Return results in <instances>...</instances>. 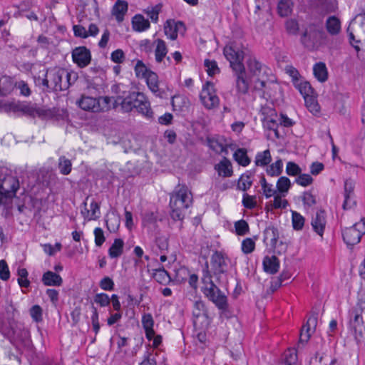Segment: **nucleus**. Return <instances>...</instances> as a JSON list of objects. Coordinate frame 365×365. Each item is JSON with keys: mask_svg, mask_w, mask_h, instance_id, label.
<instances>
[{"mask_svg": "<svg viewBox=\"0 0 365 365\" xmlns=\"http://www.w3.org/2000/svg\"><path fill=\"white\" fill-rule=\"evenodd\" d=\"M93 301L101 307H105L110 304V297L106 293L96 294L93 297Z\"/></svg>", "mask_w": 365, "mask_h": 365, "instance_id": "obj_52", "label": "nucleus"}, {"mask_svg": "<svg viewBox=\"0 0 365 365\" xmlns=\"http://www.w3.org/2000/svg\"><path fill=\"white\" fill-rule=\"evenodd\" d=\"M210 264L214 274L218 277V275L226 272L227 264L224 255L220 252H215L211 257Z\"/></svg>", "mask_w": 365, "mask_h": 365, "instance_id": "obj_17", "label": "nucleus"}, {"mask_svg": "<svg viewBox=\"0 0 365 365\" xmlns=\"http://www.w3.org/2000/svg\"><path fill=\"white\" fill-rule=\"evenodd\" d=\"M279 267V262L276 256H266L263 259L264 270L271 274H274L278 272Z\"/></svg>", "mask_w": 365, "mask_h": 365, "instance_id": "obj_23", "label": "nucleus"}, {"mask_svg": "<svg viewBox=\"0 0 365 365\" xmlns=\"http://www.w3.org/2000/svg\"><path fill=\"white\" fill-rule=\"evenodd\" d=\"M202 282L203 284L202 292L205 296L213 302L219 309L222 311L227 310L228 307L227 297L212 282L207 262L203 269Z\"/></svg>", "mask_w": 365, "mask_h": 365, "instance_id": "obj_5", "label": "nucleus"}, {"mask_svg": "<svg viewBox=\"0 0 365 365\" xmlns=\"http://www.w3.org/2000/svg\"><path fill=\"white\" fill-rule=\"evenodd\" d=\"M304 101L307 108L311 113L316 114L319 112V106L312 96L306 97Z\"/></svg>", "mask_w": 365, "mask_h": 365, "instance_id": "obj_48", "label": "nucleus"}, {"mask_svg": "<svg viewBox=\"0 0 365 365\" xmlns=\"http://www.w3.org/2000/svg\"><path fill=\"white\" fill-rule=\"evenodd\" d=\"M205 312V304L200 301H196L193 305L192 314L195 318H198L202 316Z\"/></svg>", "mask_w": 365, "mask_h": 365, "instance_id": "obj_60", "label": "nucleus"}, {"mask_svg": "<svg viewBox=\"0 0 365 365\" xmlns=\"http://www.w3.org/2000/svg\"><path fill=\"white\" fill-rule=\"evenodd\" d=\"M58 167L62 175H67L71 171L72 163L71 160L65 156H61L58 159Z\"/></svg>", "mask_w": 365, "mask_h": 365, "instance_id": "obj_40", "label": "nucleus"}, {"mask_svg": "<svg viewBox=\"0 0 365 365\" xmlns=\"http://www.w3.org/2000/svg\"><path fill=\"white\" fill-rule=\"evenodd\" d=\"M295 182L302 187H307L313 182V178L309 174L300 173L295 179Z\"/></svg>", "mask_w": 365, "mask_h": 365, "instance_id": "obj_53", "label": "nucleus"}, {"mask_svg": "<svg viewBox=\"0 0 365 365\" xmlns=\"http://www.w3.org/2000/svg\"><path fill=\"white\" fill-rule=\"evenodd\" d=\"M324 36V33L321 27L312 24L305 29L301 37V42L306 48L313 49L320 43Z\"/></svg>", "mask_w": 365, "mask_h": 365, "instance_id": "obj_10", "label": "nucleus"}, {"mask_svg": "<svg viewBox=\"0 0 365 365\" xmlns=\"http://www.w3.org/2000/svg\"><path fill=\"white\" fill-rule=\"evenodd\" d=\"M234 158L242 166H247L250 163V159L247 156V150L244 148L237 149L234 153Z\"/></svg>", "mask_w": 365, "mask_h": 365, "instance_id": "obj_39", "label": "nucleus"}, {"mask_svg": "<svg viewBox=\"0 0 365 365\" xmlns=\"http://www.w3.org/2000/svg\"><path fill=\"white\" fill-rule=\"evenodd\" d=\"M296 87L298 88L300 93L303 96L304 98L310 96H313L314 90L309 82L301 81L296 85Z\"/></svg>", "mask_w": 365, "mask_h": 365, "instance_id": "obj_43", "label": "nucleus"}, {"mask_svg": "<svg viewBox=\"0 0 365 365\" xmlns=\"http://www.w3.org/2000/svg\"><path fill=\"white\" fill-rule=\"evenodd\" d=\"M326 29L331 36H336L341 32V21L335 16H329L326 21Z\"/></svg>", "mask_w": 365, "mask_h": 365, "instance_id": "obj_26", "label": "nucleus"}, {"mask_svg": "<svg viewBox=\"0 0 365 365\" xmlns=\"http://www.w3.org/2000/svg\"><path fill=\"white\" fill-rule=\"evenodd\" d=\"M317 6L325 14L334 12L337 9L336 0H317Z\"/></svg>", "mask_w": 365, "mask_h": 365, "instance_id": "obj_32", "label": "nucleus"}, {"mask_svg": "<svg viewBox=\"0 0 365 365\" xmlns=\"http://www.w3.org/2000/svg\"><path fill=\"white\" fill-rule=\"evenodd\" d=\"M128 5L125 1L117 0L112 9V14L118 22L124 19V16L128 11Z\"/></svg>", "mask_w": 365, "mask_h": 365, "instance_id": "obj_22", "label": "nucleus"}, {"mask_svg": "<svg viewBox=\"0 0 365 365\" xmlns=\"http://www.w3.org/2000/svg\"><path fill=\"white\" fill-rule=\"evenodd\" d=\"M42 282L46 286H61L63 283V279L59 274L48 271L43 274Z\"/></svg>", "mask_w": 365, "mask_h": 365, "instance_id": "obj_25", "label": "nucleus"}, {"mask_svg": "<svg viewBox=\"0 0 365 365\" xmlns=\"http://www.w3.org/2000/svg\"><path fill=\"white\" fill-rule=\"evenodd\" d=\"M349 329L358 343L365 342V292L358 293L356 304L349 312Z\"/></svg>", "mask_w": 365, "mask_h": 365, "instance_id": "obj_3", "label": "nucleus"}, {"mask_svg": "<svg viewBox=\"0 0 365 365\" xmlns=\"http://www.w3.org/2000/svg\"><path fill=\"white\" fill-rule=\"evenodd\" d=\"M255 247V243L251 238H246L242 242V250L245 254L252 252Z\"/></svg>", "mask_w": 365, "mask_h": 365, "instance_id": "obj_57", "label": "nucleus"}, {"mask_svg": "<svg viewBox=\"0 0 365 365\" xmlns=\"http://www.w3.org/2000/svg\"><path fill=\"white\" fill-rule=\"evenodd\" d=\"M208 144L210 148L217 153H225L227 154V148L222 143L218 140L211 139L209 140Z\"/></svg>", "mask_w": 365, "mask_h": 365, "instance_id": "obj_45", "label": "nucleus"}, {"mask_svg": "<svg viewBox=\"0 0 365 365\" xmlns=\"http://www.w3.org/2000/svg\"><path fill=\"white\" fill-rule=\"evenodd\" d=\"M111 101L112 98L108 96L94 98L82 95L76 103L83 110L98 113L111 108Z\"/></svg>", "mask_w": 365, "mask_h": 365, "instance_id": "obj_8", "label": "nucleus"}, {"mask_svg": "<svg viewBox=\"0 0 365 365\" xmlns=\"http://www.w3.org/2000/svg\"><path fill=\"white\" fill-rule=\"evenodd\" d=\"M204 65L209 76H214L220 72V69L215 61L205 60Z\"/></svg>", "mask_w": 365, "mask_h": 365, "instance_id": "obj_56", "label": "nucleus"}, {"mask_svg": "<svg viewBox=\"0 0 365 365\" xmlns=\"http://www.w3.org/2000/svg\"><path fill=\"white\" fill-rule=\"evenodd\" d=\"M317 325V314L312 313L307 319L301 330L299 336V343H306L309 339L312 333H313Z\"/></svg>", "mask_w": 365, "mask_h": 365, "instance_id": "obj_16", "label": "nucleus"}, {"mask_svg": "<svg viewBox=\"0 0 365 365\" xmlns=\"http://www.w3.org/2000/svg\"><path fill=\"white\" fill-rule=\"evenodd\" d=\"M155 45V61L158 63L162 62L163 59L165 57L168 53L167 46L165 42L160 38H158L154 41Z\"/></svg>", "mask_w": 365, "mask_h": 365, "instance_id": "obj_29", "label": "nucleus"}, {"mask_svg": "<svg viewBox=\"0 0 365 365\" xmlns=\"http://www.w3.org/2000/svg\"><path fill=\"white\" fill-rule=\"evenodd\" d=\"M364 234H365V225H363L361 220L360 222L355 223L353 226L342 230L344 241L348 246H354L358 244Z\"/></svg>", "mask_w": 365, "mask_h": 365, "instance_id": "obj_11", "label": "nucleus"}, {"mask_svg": "<svg viewBox=\"0 0 365 365\" xmlns=\"http://www.w3.org/2000/svg\"><path fill=\"white\" fill-rule=\"evenodd\" d=\"M91 322L93 326V329L96 334H97L100 330V324L98 322V312L93 305L92 306V315H91Z\"/></svg>", "mask_w": 365, "mask_h": 365, "instance_id": "obj_58", "label": "nucleus"}, {"mask_svg": "<svg viewBox=\"0 0 365 365\" xmlns=\"http://www.w3.org/2000/svg\"><path fill=\"white\" fill-rule=\"evenodd\" d=\"M326 223L325 212L324 210L317 211L316 216L312 220V226L314 230L321 237L324 234Z\"/></svg>", "mask_w": 365, "mask_h": 365, "instance_id": "obj_20", "label": "nucleus"}, {"mask_svg": "<svg viewBox=\"0 0 365 365\" xmlns=\"http://www.w3.org/2000/svg\"><path fill=\"white\" fill-rule=\"evenodd\" d=\"M290 186L289 179L284 176L280 177L277 182V190L281 193L287 192Z\"/></svg>", "mask_w": 365, "mask_h": 365, "instance_id": "obj_46", "label": "nucleus"}, {"mask_svg": "<svg viewBox=\"0 0 365 365\" xmlns=\"http://www.w3.org/2000/svg\"><path fill=\"white\" fill-rule=\"evenodd\" d=\"M242 202L245 207L250 210L253 209L257 206L256 196L244 193Z\"/></svg>", "mask_w": 365, "mask_h": 365, "instance_id": "obj_50", "label": "nucleus"}, {"mask_svg": "<svg viewBox=\"0 0 365 365\" xmlns=\"http://www.w3.org/2000/svg\"><path fill=\"white\" fill-rule=\"evenodd\" d=\"M304 224V218L302 215L296 211L292 212V225L296 230L302 229Z\"/></svg>", "mask_w": 365, "mask_h": 365, "instance_id": "obj_49", "label": "nucleus"}, {"mask_svg": "<svg viewBox=\"0 0 365 365\" xmlns=\"http://www.w3.org/2000/svg\"><path fill=\"white\" fill-rule=\"evenodd\" d=\"M125 101H123V110L125 112L131 111L135 108L138 112L143 115L150 118L153 115V111L150 108V102L147 97L140 92H131L129 93Z\"/></svg>", "mask_w": 365, "mask_h": 365, "instance_id": "obj_6", "label": "nucleus"}, {"mask_svg": "<svg viewBox=\"0 0 365 365\" xmlns=\"http://www.w3.org/2000/svg\"><path fill=\"white\" fill-rule=\"evenodd\" d=\"M282 160L279 159L267 168V173L270 176H278L282 172Z\"/></svg>", "mask_w": 365, "mask_h": 365, "instance_id": "obj_42", "label": "nucleus"}, {"mask_svg": "<svg viewBox=\"0 0 365 365\" xmlns=\"http://www.w3.org/2000/svg\"><path fill=\"white\" fill-rule=\"evenodd\" d=\"M247 66L250 76L257 78L254 85L255 88L262 90L266 86V82L259 78L263 68L262 63L255 57L250 56L247 60Z\"/></svg>", "mask_w": 365, "mask_h": 365, "instance_id": "obj_13", "label": "nucleus"}, {"mask_svg": "<svg viewBox=\"0 0 365 365\" xmlns=\"http://www.w3.org/2000/svg\"><path fill=\"white\" fill-rule=\"evenodd\" d=\"M151 71L148 69L145 65L143 63L142 61H138L135 66V75L138 78H145L148 72Z\"/></svg>", "mask_w": 365, "mask_h": 365, "instance_id": "obj_47", "label": "nucleus"}, {"mask_svg": "<svg viewBox=\"0 0 365 365\" xmlns=\"http://www.w3.org/2000/svg\"><path fill=\"white\" fill-rule=\"evenodd\" d=\"M252 185V180L250 175L243 174L240 176L237 185L239 190L247 191Z\"/></svg>", "mask_w": 365, "mask_h": 365, "instance_id": "obj_44", "label": "nucleus"}, {"mask_svg": "<svg viewBox=\"0 0 365 365\" xmlns=\"http://www.w3.org/2000/svg\"><path fill=\"white\" fill-rule=\"evenodd\" d=\"M133 28L136 31H143L150 27V22L140 14L135 15L132 20Z\"/></svg>", "mask_w": 365, "mask_h": 365, "instance_id": "obj_30", "label": "nucleus"}, {"mask_svg": "<svg viewBox=\"0 0 365 365\" xmlns=\"http://www.w3.org/2000/svg\"><path fill=\"white\" fill-rule=\"evenodd\" d=\"M72 73L61 68H53L47 70L44 78H35L36 86L42 87L43 91H61L69 88Z\"/></svg>", "mask_w": 365, "mask_h": 365, "instance_id": "obj_2", "label": "nucleus"}, {"mask_svg": "<svg viewBox=\"0 0 365 365\" xmlns=\"http://www.w3.org/2000/svg\"><path fill=\"white\" fill-rule=\"evenodd\" d=\"M313 72L315 78L320 82H324L327 80L328 73L325 63L322 62L317 63L313 67Z\"/></svg>", "mask_w": 365, "mask_h": 365, "instance_id": "obj_31", "label": "nucleus"}, {"mask_svg": "<svg viewBox=\"0 0 365 365\" xmlns=\"http://www.w3.org/2000/svg\"><path fill=\"white\" fill-rule=\"evenodd\" d=\"M145 78L150 91L156 96L161 97L163 91L159 88V79L157 73L150 71Z\"/></svg>", "mask_w": 365, "mask_h": 365, "instance_id": "obj_21", "label": "nucleus"}, {"mask_svg": "<svg viewBox=\"0 0 365 365\" xmlns=\"http://www.w3.org/2000/svg\"><path fill=\"white\" fill-rule=\"evenodd\" d=\"M106 223L108 230L112 232H115L120 225V217L114 212L106 216Z\"/></svg>", "mask_w": 365, "mask_h": 365, "instance_id": "obj_36", "label": "nucleus"}, {"mask_svg": "<svg viewBox=\"0 0 365 365\" xmlns=\"http://www.w3.org/2000/svg\"><path fill=\"white\" fill-rule=\"evenodd\" d=\"M279 237L278 231L274 227H269L264 232V242H269L270 246H275Z\"/></svg>", "mask_w": 365, "mask_h": 365, "instance_id": "obj_33", "label": "nucleus"}, {"mask_svg": "<svg viewBox=\"0 0 365 365\" xmlns=\"http://www.w3.org/2000/svg\"><path fill=\"white\" fill-rule=\"evenodd\" d=\"M30 314L34 321L39 322L42 321V309L38 305H34L30 309Z\"/></svg>", "mask_w": 365, "mask_h": 365, "instance_id": "obj_59", "label": "nucleus"}, {"mask_svg": "<svg viewBox=\"0 0 365 365\" xmlns=\"http://www.w3.org/2000/svg\"><path fill=\"white\" fill-rule=\"evenodd\" d=\"M278 13L281 16H287L292 11L291 0H281L277 6Z\"/></svg>", "mask_w": 365, "mask_h": 365, "instance_id": "obj_41", "label": "nucleus"}, {"mask_svg": "<svg viewBox=\"0 0 365 365\" xmlns=\"http://www.w3.org/2000/svg\"><path fill=\"white\" fill-rule=\"evenodd\" d=\"M153 278L160 284H166L171 281V277L164 268L154 270Z\"/></svg>", "mask_w": 365, "mask_h": 365, "instance_id": "obj_37", "label": "nucleus"}, {"mask_svg": "<svg viewBox=\"0 0 365 365\" xmlns=\"http://www.w3.org/2000/svg\"><path fill=\"white\" fill-rule=\"evenodd\" d=\"M244 51H240L235 45L226 46L224 48V55L229 61L230 66L235 77V86L238 93L245 94L250 88V81L247 77V73L242 61L245 55Z\"/></svg>", "mask_w": 365, "mask_h": 365, "instance_id": "obj_1", "label": "nucleus"}, {"mask_svg": "<svg viewBox=\"0 0 365 365\" xmlns=\"http://www.w3.org/2000/svg\"><path fill=\"white\" fill-rule=\"evenodd\" d=\"M73 61L79 67L87 66L91 60V52L84 46L77 47L72 52Z\"/></svg>", "mask_w": 365, "mask_h": 365, "instance_id": "obj_15", "label": "nucleus"}, {"mask_svg": "<svg viewBox=\"0 0 365 365\" xmlns=\"http://www.w3.org/2000/svg\"><path fill=\"white\" fill-rule=\"evenodd\" d=\"M83 208L81 210V215L85 220H96L100 217V205L95 200L90 203V208L87 207V202L83 203Z\"/></svg>", "mask_w": 365, "mask_h": 365, "instance_id": "obj_18", "label": "nucleus"}, {"mask_svg": "<svg viewBox=\"0 0 365 365\" xmlns=\"http://www.w3.org/2000/svg\"><path fill=\"white\" fill-rule=\"evenodd\" d=\"M95 244L97 247H101L105 242L106 237L103 231L100 227H96L94 230Z\"/></svg>", "mask_w": 365, "mask_h": 365, "instance_id": "obj_62", "label": "nucleus"}, {"mask_svg": "<svg viewBox=\"0 0 365 365\" xmlns=\"http://www.w3.org/2000/svg\"><path fill=\"white\" fill-rule=\"evenodd\" d=\"M10 277L9 269L5 260H0V278L2 280H7Z\"/></svg>", "mask_w": 365, "mask_h": 365, "instance_id": "obj_61", "label": "nucleus"}, {"mask_svg": "<svg viewBox=\"0 0 365 365\" xmlns=\"http://www.w3.org/2000/svg\"><path fill=\"white\" fill-rule=\"evenodd\" d=\"M200 98L202 103L207 109H212L219 105V98L216 95L214 84L207 82L202 87Z\"/></svg>", "mask_w": 365, "mask_h": 365, "instance_id": "obj_12", "label": "nucleus"}, {"mask_svg": "<svg viewBox=\"0 0 365 365\" xmlns=\"http://www.w3.org/2000/svg\"><path fill=\"white\" fill-rule=\"evenodd\" d=\"M215 170L220 176L225 178L230 177L232 175V167L230 161L224 158L218 164L215 165Z\"/></svg>", "mask_w": 365, "mask_h": 365, "instance_id": "obj_27", "label": "nucleus"}, {"mask_svg": "<svg viewBox=\"0 0 365 365\" xmlns=\"http://www.w3.org/2000/svg\"><path fill=\"white\" fill-rule=\"evenodd\" d=\"M161 8L162 6L160 4H157L155 6L148 8V9L146 10V13L152 21L155 23L158 21V15L161 10Z\"/></svg>", "mask_w": 365, "mask_h": 365, "instance_id": "obj_54", "label": "nucleus"}, {"mask_svg": "<svg viewBox=\"0 0 365 365\" xmlns=\"http://www.w3.org/2000/svg\"><path fill=\"white\" fill-rule=\"evenodd\" d=\"M15 87L19 89L21 95L24 96H29L31 94V90L29 85L24 81L15 82Z\"/></svg>", "mask_w": 365, "mask_h": 365, "instance_id": "obj_64", "label": "nucleus"}, {"mask_svg": "<svg viewBox=\"0 0 365 365\" xmlns=\"http://www.w3.org/2000/svg\"><path fill=\"white\" fill-rule=\"evenodd\" d=\"M112 91L116 94L115 98L110 97L112 101L110 102L111 108H116L120 106L123 108V101L126 99L129 93L125 90V86L123 84H115L111 88Z\"/></svg>", "mask_w": 365, "mask_h": 365, "instance_id": "obj_19", "label": "nucleus"}, {"mask_svg": "<svg viewBox=\"0 0 365 365\" xmlns=\"http://www.w3.org/2000/svg\"><path fill=\"white\" fill-rule=\"evenodd\" d=\"M350 44L356 52L361 48L359 44L365 45V14L358 15L347 28Z\"/></svg>", "mask_w": 365, "mask_h": 365, "instance_id": "obj_7", "label": "nucleus"}, {"mask_svg": "<svg viewBox=\"0 0 365 365\" xmlns=\"http://www.w3.org/2000/svg\"><path fill=\"white\" fill-rule=\"evenodd\" d=\"M192 193L186 186H179L170 200V216L174 220H182L185 210L192 204Z\"/></svg>", "mask_w": 365, "mask_h": 365, "instance_id": "obj_4", "label": "nucleus"}, {"mask_svg": "<svg viewBox=\"0 0 365 365\" xmlns=\"http://www.w3.org/2000/svg\"><path fill=\"white\" fill-rule=\"evenodd\" d=\"M185 26L182 21H175L173 19L168 20L164 26L165 34L171 40H175L178 34H183L185 31Z\"/></svg>", "mask_w": 365, "mask_h": 365, "instance_id": "obj_14", "label": "nucleus"}, {"mask_svg": "<svg viewBox=\"0 0 365 365\" xmlns=\"http://www.w3.org/2000/svg\"><path fill=\"white\" fill-rule=\"evenodd\" d=\"M99 285L105 291H112L114 289V282L109 277H103Z\"/></svg>", "mask_w": 365, "mask_h": 365, "instance_id": "obj_63", "label": "nucleus"}, {"mask_svg": "<svg viewBox=\"0 0 365 365\" xmlns=\"http://www.w3.org/2000/svg\"><path fill=\"white\" fill-rule=\"evenodd\" d=\"M272 160L271 154L269 150L258 153L255 157V165L257 166L264 167L267 165Z\"/></svg>", "mask_w": 365, "mask_h": 365, "instance_id": "obj_38", "label": "nucleus"}, {"mask_svg": "<svg viewBox=\"0 0 365 365\" xmlns=\"http://www.w3.org/2000/svg\"><path fill=\"white\" fill-rule=\"evenodd\" d=\"M19 189L17 177L12 175H0V204H6L7 201L16 196Z\"/></svg>", "mask_w": 365, "mask_h": 365, "instance_id": "obj_9", "label": "nucleus"}, {"mask_svg": "<svg viewBox=\"0 0 365 365\" xmlns=\"http://www.w3.org/2000/svg\"><path fill=\"white\" fill-rule=\"evenodd\" d=\"M302 172L300 167L294 162H288L286 166V173L290 176L299 175Z\"/></svg>", "mask_w": 365, "mask_h": 365, "instance_id": "obj_55", "label": "nucleus"}, {"mask_svg": "<svg viewBox=\"0 0 365 365\" xmlns=\"http://www.w3.org/2000/svg\"><path fill=\"white\" fill-rule=\"evenodd\" d=\"M142 324L145 331L146 337L148 340H151L154 336L155 331L153 330L154 321L150 314H145L142 317Z\"/></svg>", "mask_w": 365, "mask_h": 365, "instance_id": "obj_28", "label": "nucleus"}, {"mask_svg": "<svg viewBox=\"0 0 365 365\" xmlns=\"http://www.w3.org/2000/svg\"><path fill=\"white\" fill-rule=\"evenodd\" d=\"M278 121H279V119H278L277 114L276 115V116H274H274H272L270 118L269 117H263V118H262V123H263L264 127L269 130H273L277 138H279V134L277 130Z\"/></svg>", "mask_w": 365, "mask_h": 365, "instance_id": "obj_34", "label": "nucleus"}, {"mask_svg": "<svg viewBox=\"0 0 365 365\" xmlns=\"http://www.w3.org/2000/svg\"><path fill=\"white\" fill-rule=\"evenodd\" d=\"M15 88L14 80L8 76L0 77V95L5 96L10 94Z\"/></svg>", "mask_w": 365, "mask_h": 365, "instance_id": "obj_24", "label": "nucleus"}, {"mask_svg": "<svg viewBox=\"0 0 365 365\" xmlns=\"http://www.w3.org/2000/svg\"><path fill=\"white\" fill-rule=\"evenodd\" d=\"M235 228L238 235H245L249 232L248 223L244 220L237 221L235 223Z\"/></svg>", "mask_w": 365, "mask_h": 365, "instance_id": "obj_51", "label": "nucleus"}, {"mask_svg": "<svg viewBox=\"0 0 365 365\" xmlns=\"http://www.w3.org/2000/svg\"><path fill=\"white\" fill-rule=\"evenodd\" d=\"M124 242L121 239H115L108 250L109 256L111 258L120 257L123 250Z\"/></svg>", "mask_w": 365, "mask_h": 365, "instance_id": "obj_35", "label": "nucleus"}]
</instances>
